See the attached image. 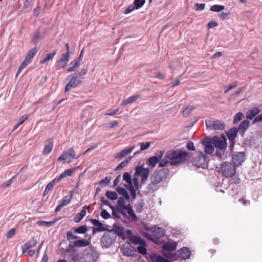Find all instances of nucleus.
<instances>
[{
  "mask_svg": "<svg viewBox=\"0 0 262 262\" xmlns=\"http://www.w3.org/2000/svg\"><path fill=\"white\" fill-rule=\"evenodd\" d=\"M75 235L72 231L67 232V239L69 241V244L67 248V253H68L69 257L74 262H79L80 258L81 252L78 248H83L88 246L90 241L81 238Z\"/></svg>",
  "mask_w": 262,
  "mask_h": 262,
  "instance_id": "obj_1",
  "label": "nucleus"
},
{
  "mask_svg": "<svg viewBox=\"0 0 262 262\" xmlns=\"http://www.w3.org/2000/svg\"><path fill=\"white\" fill-rule=\"evenodd\" d=\"M188 157V152L181 149L171 150L167 152V158L171 165H178L185 163Z\"/></svg>",
  "mask_w": 262,
  "mask_h": 262,
  "instance_id": "obj_2",
  "label": "nucleus"
},
{
  "mask_svg": "<svg viewBox=\"0 0 262 262\" xmlns=\"http://www.w3.org/2000/svg\"><path fill=\"white\" fill-rule=\"evenodd\" d=\"M169 174V170L167 168H164L155 172L150 178L151 183L149 185H155L160 183Z\"/></svg>",
  "mask_w": 262,
  "mask_h": 262,
  "instance_id": "obj_3",
  "label": "nucleus"
},
{
  "mask_svg": "<svg viewBox=\"0 0 262 262\" xmlns=\"http://www.w3.org/2000/svg\"><path fill=\"white\" fill-rule=\"evenodd\" d=\"M236 166L231 163L224 162L220 166V171L222 175L227 178L232 177L236 172Z\"/></svg>",
  "mask_w": 262,
  "mask_h": 262,
  "instance_id": "obj_4",
  "label": "nucleus"
},
{
  "mask_svg": "<svg viewBox=\"0 0 262 262\" xmlns=\"http://www.w3.org/2000/svg\"><path fill=\"white\" fill-rule=\"evenodd\" d=\"M192 163L193 165L202 168H206L208 167V158L203 151L199 152L197 156L192 159Z\"/></svg>",
  "mask_w": 262,
  "mask_h": 262,
  "instance_id": "obj_5",
  "label": "nucleus"
},
{
  "mask_svg": "<svg viewBox=\"0 0 262 262\" xmlns=\"http://www.w3.org/2000/svg\"><path fill=\"white\" fill-rule=\"evenodd\" d=\"M99 257V253L93 247L86 248L83 252L84 262H96Z\"/></svg>",
  "mask_w": 262,
  "mask_h": 262,
  "instance_id": "obj_6",
  "label": "nucleus"
},
{
  "mask_svg": "<svg viewBox=\"0 0 262 262\" xmlns=\"http://www.w3.org/2000/svg\"><path fill=\"white\" fill-rule=\"evenodd\" d=\"M116 239V235L114 233L107 231L101 237L100 243L103 248H107L115 243Z\"/></svg>",
  "mask_w": 262,
  "mask_h": 262,
  "instance_id": "obj_7",
  "label": "nucleus"
},
{
  "mask_svg": "<svg viewBox=\"0 0 262 262\" xmlns=\"http://www.w3.org/2000/svg\"><path fill=\"white\" fill-rule=\"evenodd\" d=\"M149 173L148 168H144L143 166H137L135 168V175L141 177V183L144 184L148 179Z\"/></svg>",
  "mask_w": 262,
  "mask_h": 262,
  "instance_id": "obj_8",
  "label": "nucleus"
},
{
  "mask_svg": "<svg viewBox=\"0 0 262 262\" xmlns=\"http://www.w3.org/2000/svg\"><path fill=\"white\" fill-rule=\"evenodd\" d=\"M207 128L210 130H224L225 128V123L220 120H208L205 121Z\"/></svg>",
  "mask_w": 262,
  "mask_h": 262,
  "instance_id": "obj_9",
  "label": "nucleus"
},
{
  "mask_svg": "<svg viewBox=\"0 0 262 262\" xmlns=\"http://www.w3.org/2000/svg\"><path fill=\"white\" fill-rule=\"evenodd\" d=\"M214 146L219 149H225L227 147V139L224 135L214 136L212 138Z\"/></svg>",
  "mask_w": 262,
  "mask_h": 262,
  "instance_id": "obj_10",
  "label": "nucleus"
},
{
  "mask_svg": "<svg viewBox=\"0 0 262 262\" xmlns=\"http://www.w3.org/2000/svg\"><path fill=\"white\" fill-rule=\"evenodd\" d=\"M201 143L204 146V151L206 154L210 155L214 152V145L211 138L206 137L201 140Z\"/></svg>",
  "mask_w": 262,
  "mask_h": 262,
  "instance_id": "obj_11",
  "label": "nucleus"
},
{
  "mask_svg": "<svg viewBox=\"0 0 262 262\" xmlns=\"http://www.w3.org/2000/svg\"><path fill=\"white\" fill-rule=\"evenodd\" d=\"M232 158L233 164L238 166L245 161L246 155L244 152H235L232 155Z\"/></svg>",
  "mask_w": 262,
  "mask_h": 262,
  "instance_id": "obj_12",
  "label": "nucleus"
},
{
  "mask_svg": "<svg viewBox=\"0 0 262 262\" xmlns=\"http://www.w3.org/2000/svg\"><path fill=\"white\" fill-rule=\"evenodd\" d=\"M83 78H79L77 77V74L74 73L70 81L67 83V92L70 90L72 88H74L78 86L82 81Z\"/></svg>",
  "mask_w": 262,
  "mask_h": 262,
  "instance_id": "obj_13",
  "label": "nucleus"
},
{
  "mask_svg": "<svg viewBox=\"0 0 262 262\" xmlns=\"http://www.w3.org/2000/svg\"><path fill=\"white\" fill-rule=\"evenodd\" d=\"M90 222L95 227L93 228V234L94 235L98 232L108 231V229L103 227V225L99 220L92 219Z\"/></svg>",
  "mask_w": 262,
  "mask_h": 262,
  "instance_id": "obj_14",
  "label": "nucleus"
},
{
  "mask_svg": "<svg viewBox=\"0 0 262 262\" xmlns=\"http://www.w3.org/2000/svg\"><path fill=\"white\" fill-rule=\"evenodd\" d=\"M121 250L122 254L127 256H134L137 252L135 247L128 245H123L121 248Z\"/></svg>",
  "mask_w": 262,
  "mask_h": 262,
  "instance_id": "obj_15",
  "label": "nucleus"
},
{
  "mask_svg": "<svg viewBox=\"0 0 262 262\" xmlns=\"http://www.w3.org/2000/svg\"><path fill=\"white\" fill-rule=\"evenodd\" d=\"M108 231L113 232L116 235L118 236L119 237L122 238H125V235L124 233V229L122 227L119 226L117 223H115L113 224V227L111 229H108Z\"/></svg>",
  "mask_w": 262,
  "mask_h": 262,
  "instance_id": "obj_16",
  "label": "nucleus"
},
{
  "mask_svg": "<svg viewBox=\"0 0 262 262\" xmlns=\"http://www.w3.org/2000/svg\"><path fill=\"white\" fill-rule=\"evenodd\" d=\"M179 257L182 259H187L189 258L191 256V251L189 248L184 247L180 249L178 251Z\"/></svg>",
  "mask_w": 262,
  "mask_h": 262,
  "instance_id": "obj_17",
  "label": "nucleus"
},
{
  "mask_svg": "<svg viewBox=\"0 0 262 262\" xmlns=\"http://www.w3.org/2000/svg\"><path fill=\"white\" fill-rule=\"evenodd\" d=\"M152 236L158 239L163 237L165 234V230L162 227H154L152 230Z\"/></svg>",
  "mask_w": 262,
  "mask_h": 262,
  "instance_id": "obj_18",
  "label": "nucleus"
},
{
  "mask_svg": "<svg viewBox=\"0 0 262 262\" xmlns=\"http://www.w3.org/2000/svg\"><path fill=\"white\" fill-rule=\"evenodd\" d=\"M134 149H135V146H131L128 148L124 149L120 151L117 154H116L115 156V158L118 159H122L123 158H124L126 156H127L128 154L132 152Z\"/></svg>",
  "mask_w": 262,
  "mask_h": 262,
  "instance_id": "obj_19",
  "label": "nucleus"
},
{
  "mask_svg": "<svg viewBox=\"0 0 262 262\" xmlns=\"http://www.w3.org/2000/svg\"><path fill=\"white\" fill-rule=\"evenodd\" d=\"M238 130L236 127H233L229 129L226 135L229 141H235V138L237 136Z\"/></svg>",
  "mask_w": 262,
  "mask_h": 262,
  "instance_id": "obj_20",
  "label": "nucleus"
},
{
  "mask_svg": "<svg viewBox=\"0 0 262 262\" xmlns=\"http://www.w3.org/2000/svg\"><path fill=\"white\" fill-rule=\"evenodd\" d=\"M250 122L247 120H244L243 121L238 128V130L242 136H244L245 132L247 130L249 126Z\"/></svg>",
  "mask_w": 262,
  "mask_h": 262,
  "instance_id": "obj_21",
  "label": "nucleus"
},
{
  "mask_svg": "<svg viewBox=\"0 0 262 262\" xmlns=\"http://www.w3.org/2000/svg\"><path fill=\"white\" fill-rule=\"evenodd\" d=\"M260 112V110L258 107H252L250 109L247 114L246 118L248 119L252 120Z\"/></svg>",
  "mask_w": 262,
  "mask_h": 262,
  "instance_id": "obj_22",
  "label": "nucleus"
},
{
  "mask_svg": "<svg viewBox=\"0 0 262 262\" xmlns=\"http://www.w3.org/2000/svg\"><path fill=\"white\" fill-rule=\"evenodd\" d=\"M150 259L151 262H170L167 259L156 253H154L150 256Z\"/></svg>",
  "mask_w": 262,
  "mask_h": 262,
  "instance_id": "obj_23",
  "label": "nucleus"
},
{
  "mask_svg": "<svg viewBox=\"0 0 262 262\" xmlns=\"http://www.w3.org/2000/svg\"><path fill=\"white\" fill-rule=\"evenodd\" d=\"M53 147V140L51 139H49L47 140L46 143L45 145V148L43 149V154H49L52 150Z\"/></svg>",
  "mask_w": 262,
  "mask_h": 262,
  "instance_id": "obj_24",
  "label": "nucleus"
},
{
  "mask_svg": "<svg viewBox=\"0 0 262 262\" xmlns=\"http://www.w3.org/2000/svg\"><path fill=\"white\" fill-rule=\"evenodd\" d=\"M177 244L176 242L173 243H166L163 246L164 250L168 251H173L177 248Z\"/></svg>",
  "mask_w": 262,
  "mask_h": 262,
  "instance_id": "obj_25",
  "label": "nucleus"
},
{
  "mask_svg": "<svg viewBox=\"0 0 262 262\" xmlns=\"http://www.w3.org/2000/svg\"><path fill=\"white\" fill-rule=\"evenodd\" d=\"M38 50V48H34L29 50L26 56L25 59H28V61L31 62L32 59L35 56Z\"/></svg>",
  "mask_w": 262,
  "mask_h": 262,
  "instance_id": "obj_26",
  "label": "nucleus"
},
{
  "mask_svg": "<svg viewBox=\"0 0 262 262\" xmlns=\"http://www.w3.org/2000/svg\"><path fill=\"white\" fill-rule=\"evenodd\" d=\"M133 157H128L124 161L121 162L115 169V171L120 170L123 167H125L130 161Z\"/></svg>",
  "mask_w": 262,
  "mask_h": 262,
  "instance_id": "obj_27",
  "label": "nucleus"
},
{
  "mask_svg": "<svg viewBox=\"0 0 262 262\" xmlns=\"http://www.w3.org/2000/svg\"><path fill=\"white\" fill-rule=\"evenodd\" d=\"M129 240L135 245H141L144 243L145 240L142 239L141 237L137 235H133L129 238Z\"/></svg>",
  "mask_w": 262,
  "mask_h": 262,
  "instance_id": "obj_28",
  "label": "nucleus"
},
{
  "mask_svg": "<svg viewBox=\"0 0 262 262\" xmlns=\"http://www.w3.org/2000/svg\"><path fill=\"white\" fill-rule=\"evenodd\" d=\"M140 97L139 95H136L132 96L129 97L127 99L124 100L122 102L121 104L123 105H127L129 103H133L137 99H139Z\"/></svg>",
  "mask_w": 262,
  "mask_h": 262,
  "instance_id": "obj_29",
  "label": "nucleus"
},
{
  "mask_svg": "<svg viewBox=\"0 0 262 262\" xmlns=\"http://www.w3.org/2000/svg\"><path fill=\"white\" fill-rule=\"evenodd\" d=\"M88 231V228L86 225H82L79 226L78 228H75L73 232V233H78V234H84Z\"/></svg>",
  "mask_w": 262,
  "mask_h": 262,
  "instance_id": "obj_30",
  "label": "nucleus"
},
{
  "mask_svg": "<svg viewBox=\"0 0 262 262\" xmlns=\"http://www.w3.org/2000/svg\"><path fill=\"white\" fill-rule=\"evenodd\" d=\"M80 66L79 60H75L74 63L71 62L69 64V67L67 69L69 72L74 71L76 69L78 68Z\"/></svg>",
  "mask_w": 262,
  "mask_h": 262,
  "instance_id": "obj_31",
  "label": "nucleus"
},
{
  "mask_svg": "<svg viewBox=\"0 0 262 262\" xmlns=\"http://www.w3.org/2000/svg\"><path fill=\"white\" fill-rule=\"evenodd\" d=\"M123 180L125 181L127 185V186H130L133 185V181L131 175L127 172L124 173L123 174Z\"/></svg>",
  "mask_w": 262,
  "mask_h": 262,
  "instance_id": "obj_32",
  "label": "nucleus"
},
{
  "mask_svg": "<svg viewBox=\"0 0 262 262\" xmlns=\"http://www.w3.org/2000/svg\"><path fill=\"white\" fill-rule=\"evenodd\" d=\"M125 187L129 191L132 198L134 200L137 197L136 191L139 189H136L133 187V185H132L130 186L125 185Z\"/></svg>",
  "mask_w": 262,
  "mask_h": 262,
  "instance_id": "obj_33",
  "label": "nucleus"
},
{
  "mask_svg": "<svg viewBox=\"0 0 262 262\" xmlns=\"http://www.w3.org/2000/svg\"><path fill=\"white\" fill-rule=\"evenodd\" d=\"M59 219L56 218L55 220L50 221V222H46L43 221H38L37 222V224L39 226H46L47 227H49L52 226L56 221L59 220Z\"/></svg>",
  "mask_w": 262,
  "mask_h": 262,
  "instance_id": "obj_34",
  "label": "nucleus"
},
{
  "mask_svg": "<svg viewBox=\"0 0 262 262\" xmlns=\"http://www.w3.org/2000/svg\"><path fill=\"white\" fill-rule=\"evenodd\" d=\"M146 246L147 244L146 242H145L144 243H142V244L140 245L137 247L138 252L140 254L145 255L147 253V249L146 248Z\"/></svg>",
  "mask_w": 262,
  "mask_h": 262,
  "instance_id": "obj_35",
  "label": "nucleus"
},
{
  "mask_svg": "<svg viewBox=\"0 0 262 262\" xmlns=\"http://www.w3.org/2000/svg\"><path fill=\"white\" fill-rule=\"evenodd\" d=\"M105 195L107 198L111 200H115L118 198V194L115 191L107 190L105 192Z\"/></svg>",
  "mask_w": 262,
  "mask_h": 262,
  "instance_id": "obj_36",
  "label": "nucleus"
},
{
  "mask_svg": "<svg viewBox=\"0 0 262 262\" xmlns=\"http://www.w3.org/2000/svg\"><path fill=\"white\" fill-rule=\"evenodd\" d=\"M56 66L58 68H64L66 66V54H63L62 57L60 60L57 61L56 62Z\"/></svg>",
  "mask_w": 262,
  "mask_h": 262,
  "instance_id": "obj_37",
  "label": "nucleus"
},
{
  "mask_svg": "<svg viewBox=\"0 0 262 262\" xmlns=\"http://www.w3.org/2000/svg\"><path fill=\"white\" fill-rule=\"evenodd\" d=\"M159 162V161L158 160L157 158L151 157L148 160V164L151 168H152L156 166V164Z\"/></svg>",
  "mask_w": 262,
  "mask_h": 262,
  "instance_id": "obj_38",
  "label": "nucleus"
},
{
  "mask_svg": "<svg viewBox=\"0 0 262 262\" xmlns=\"http://www.w3.org/2000/svg\"><path fill=\"white\" fill-rule=\"evenodd\" d=\"M55 55V52H53L46 55V57L40 61L41 64L45 63L49 60L53 59Z\"/></svg>",
  "mask_w": 262,
  "mask_h": 262,
  "instance_id": "obj_39",
  "label": "nucleus"
},
{
  "mask_svg": "<svg viewBox=\"0 0 262 262\" xmlns=\"http://www.w3.org/2000/svg\"><path fill=\"white\" fill-rule=\"evenodd\" d=\"M225 9V6L220 5H214L211 7L210 10L211 11L219 12Z\"/></svg>",
  "mask_w": 262,
  "mask_h": 262,
  "instance_id": "obj_40",
  "label": "nucleus"
},
{
  "mask_svg": "<svg viewBox=\"0 0 262 262\" xmlns=\"http://www.w3.org/2000/svg\"><path fill=\"white\" fill-rule=\"evenodd\" d=\"M145 203L143 200H141L140 201L138 202L136 204V209L137 212H141L143 210V206Z\"/></svg>",
  "mask_w": 262,
  "mask_h": 262,
  "instance_id": "obj_41",
  "label": "nucleus"
},
{
  "mask_svg": "<svg viewBox=\"0 0 262 262\" xmlns=\"http://www.w3.org/2000/svg\"><path fill=\"white\" fill-rule=\"evenodd\" d=\"M243 116L244 114L241 112H239L236 114L234 118L233 123L234 124H236L237 123H238V122H239L242 119Z\"/></svg>",
  "mask_w": 262,
  "mask_h": 262,
  "instance_id": "obj_42",
  "label": "nucleus"
},
{
  "mask_svg": "<svg viewBox=\"0 0 262 262\" xmlns=\"http://www.w3.org/2000/svg\"><path fill=\"white\" fill-rule=\"evenodd\" d=\"M194 109V107L192 105H188L183 111V115L185 117L188 116L189 114Z\"/></svg>",
  "mask_w": 262,
  "mask_h": 262,
  "instance_id": "obj_43",
  "label": "nucleus"
},
{
  "mask_svg": "<svg viewBox=\"0 0 262 262\" xmlns=\"http://www.w3.org/2000/svg\"><path fill=\"white\" fill-rule=\"evenodd\" d=\"M54 184L55 181H52L47 185L46 189L43 192V196L46 195L49 192V191L51 190Z\"/></svg>",
  "mask_w": 262,
  "mask_h": 262,
  "instance_id": "obj_44",
  "label": "nucleus"
},
{
  "mask_svg": "<svg viewBox=\"0 0 262 262\" xmlns=\"http://www.w3.org/2000/svg\"><path fill=\"white\" fill-rule=\"evenodd\" d=\"M127 213L128 215V219L130 221H136L138 220V217L137 215L134 213V211L133 210L127 211Z\"/></svg>",
  "mask_w": 262,
  "mask_h": 262,
  "instance_id": "obj_45",
  "label": "nucleus"
},
{
  "mask_svg": "<svg viewBox=\"0 0 262 262\" xmlns=\"http://www.w3.org/2000/svg\"><path fill=\"white\" fill-rule=\"evenodd\" d=\"M70 157L72 159H78L79 158V156H76L75 152L73 148H70L67 151V158L68 157Z\"/></svg>",
  "mask_w": 262,
  "mask_h": 262,
  "instance_id": "obj_46",
  "label": "nucleus"
},
{
  "mask_svg": "<svg viewBox=\"0 0 262 262\" xmlns=\"http://www.w3.org/2000/svg\"><path fill=\"white\" fill-rule=\"evenodd\" d=\"M145 3V0H134V5L136 6V9L141 8Z\"/></svg>",
  "mask_w": 262,
  "mask_h": 262,
  "instance_id": "obj_47",
  "label": "nucleus"
},
{
  "mask_svg": "<svg viewBox=\"0 0 262 262\" xmlns=\"http://www.w3.org/2000/svg\"><path fill=\"white\" fill-rule=\"evenodd\" d=\"M168 160L169 159L167 158V154L166 156H165L163 159H161V160L159 161V167H163L165 166L168 163Z\"/></svg>",
  "mask_w": 262,
  "mask_h": 262,
  "instance_id": "obj_48",
  "label": "nucleus"
},
{
  "mask_svg": "<svg viewBox=\"0 0 262 262\" xmlns=\"http://www.w3.org/2000/svg\"><path fill=\"white\" fill-rule=\"evenodd\" d=\"M30 62L28 61V59H25L24 60V61L21 63V65L20 66L17 73V75H18L22 70L26 67Z\"/></svg>",
  "mask_w": 262,
  "mask_h": 262,
  "instance_id": "obj_49",
  "label": "nucleus"
},
{
  "mask_svg": "<svg viewBox=\"0 0 262 262\" xmlns=\"http://www.w3.org/2000/svg\"><path fill=\"white\" fill-rule=\"evenodd\" d=\"M30 62L28 61V59H25L24 60V61L21 63V65L20 66L17 73V75H18L22 70L26 67Z\"/></svg>",
  "mask_w": 262,
  "mask_h": 262,
  "instance_id": "obj_50",
  "label": "nucleus"
},
{
  "mask_svg": "<svg viewBox=\"0 0 262 262\" xmlns=\"http://www.w3.org/2000/svg\"><path fill=\"white\" fill-rule=\"evenodd\" d=\"M170 252L171 251L164 250L162 252V254L163 256H164L165 257H166L168 258H174L176 256V254L171 253Z\"/></svg>",
  "mask_w": 262,
  "mask_h": 262,
  "instance_id": "obj_51",
  "label": "nucleus"
},
{
  "mask_svg": "<svg viewBox=\"0 0 262 262\" xmlns=\"http://www.w3.org/2000/svg\"><path fill=\"white\" fill-rule=\"evenodd\" d=\"M125 205V201L123 197H120L118 199L117 201V204L116 205V207H120L122 208L124 207Z\"/></svg>",
  "mask_w": 262,
  "mask_h": 262,
  "instance_id": "obj_52",
  "label": "nucleus"
},
{
  "mask_svg": "<svg viewBox=\"0 0 262 262\" xmlns=\"http://www.w3.org/2000/svg\"><path fill=\"white\" fill-rule=\"evenodd\" d=\"M132 181L133 187L136 189H139V179L138 177L134 174Z\"/></svg>",
  "mask_w": 262,
  "mask_h": 262,
  "instance_id": "obj_53",
  "label": "nucleus"
},
{
  "mask_svg": "<svg viewBox=\"0 0 262 262\" xmlns=\"http://www.w3.org/2000/svg\"><path fill=\"white\" fill-rule=\"evenodd\" d=\"M37 241L33 239L26 243L25 244V246H27L28 249H29L31 247H34L37 245Z\"/></svg>",
  "mask_w": 262,
  "mask_h": 262,
  "instance_id": "obj_54",
  "label": "nucleus"
},
{
  "mask_svg": "<svg viewBox=\"0 0 262 262\" xmlns=\"http://www.w3.org/2000/svg\"><path fill=\"white\" fill-rule=\"evenodd\" d=\"M111 180V177L110 176L105 177V178L102 179L100 182V185H107Z\"/></svg>",
  "mask_w": 262,
  "mask_h": 262,
  "instance_id": "obj_55",
  "label": "nucleus"
},
{
  "mask_svg": "<svg viewBox=\"0 0 262 262\" xmlns=\"http://www.w3.org/2000/svg\"><path fill=\"white\" fill-rule=\"evenodd\" d=\"M16 175L15 176H13L12 178H11L10 179H9L8 181H7V182H6L5 183H3L2 185H1V187L2 188H6V187H9L11 184L12 183H13V179H14L15 178H16Z\"/></svg>",
  "mask_w": 262,
  "mask_h": 262,
  "instance_id": "obj_56",
  "label": "nucleus"
},
{
  "mask_svg": "<svg viewBox=\"0 0 262 262\" xmlns=\"http://www.w3.org/2000/svg\"><path fill=\"white\" fill-rule=\"evenodd\" d=\"M205 4H198L196 3L194 5V8L196 11H202L205 9Z\"/></svg>",
  "mask_w": 262,
  "mask_h": 262,
  "instance_id": "obj_57",
  "label": "nucleus"
},
{
  "mask_svg": "<svg viewBox=\"0 0 262 262\" xmlns=\"http://www.w3.org/2000/svg\"><path fill=\"white\" fill-rule=\"evenodd\" d=\"M66 205V198H63L61 202L58 205L55 209V212H57L59 211L61 209Z\"/></svg>",
  "mask_w": 262,
  "mask_h": 262,
  "instance_id": "obj_58",
  "label": "nucleus"
},
{
  "mask_svg": "<svg viewBox=\"0 0 262 262\" xmlns=\"http://www.w3.org/2000/svg\"><path fill=\"white\" fill-rule=\"evenodd\" d=\"M135 10H137L136 8V6L135 5H129L125 10L124 14H128L133 11H134Z\"/></svg>",
  "mask_w": 262,
  "mask_h": 262,
  "instance_id": "obj_59",
  "label": "nucleus"
},
{
  "mask_svg": "<svg viewBox=\"0 0 262 262\" xmlns=\"http://www.w3.org/2000/svg\"><path fill=\"white\" fill-rule=\"evenodd\" d=\"M151 142H141L140 143L141 151L147 149L150 146Z\"/></svg>",
  "mask_w": 262,
  "mask_h": 262,
  "instance_id": "obj_60",
  "label": "nucleus"
},
{
  "mask_svg": "<svg viewBox=\"0 0 262 262\" xmlns=\"http://www.w3.org/2000/svg\"><path fill=\"white\" fill-rule=\"evenodd\" d=\"M101 216L104 219H108L111 217L110 214L105 210L103 209L100 213Z\"/></svg>",
  "mask_w": 262,
  "mask_h": 262,
  "instance_id": "obj_61",
  "label": "nucleus"
},
{
  "mask_svg": "<svg viewBox=\"0 0 262 262\" xmlns=\"http://www.w3.org/2000/svg\"><path fill=\"white\" fill-rule=\"evenodd\" d=\"M237 85V82L234 81L230 85H229L228 88L225 91L224 93L225 94L228 93L230 90L235 88Z\"/></svg>",
  "mask_w": 262,
  "mask_h": 262,
  "instance_id": "obj_62",
  "label": "nucleus"
},
{
  "mask_svg": "<svg viewBox=\"0 0 262 262\" xmlns=\"http://www.w3.org/2000/svg\"><path fill=\"white\" fill-rule=\"evenodd\" d=\"M186 148L189 150H194L195 147L192 141H189L186 144Z\"/></svg>",
  "mask_w": 262,
  "mask_h": 262,
  "instance_id": "obj_63",
  "label": "nucleus"
},
{
  "mask_svg": "<svg viewBox=\"0 0 262 262\" xmlns=\"http://www.w3.org/2000/svg\"><path fill=\"white\" fill-rule=\"evenodd\" d=\"M258 122H262V113L256 116L253 119L252 123H255Z\"/></svg>",
  "mask_w": 262,
  "mask_h": 262,
  "instance_id": "obj_64",
  "label": "nucleus"
}]
</instances>
